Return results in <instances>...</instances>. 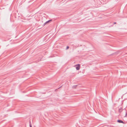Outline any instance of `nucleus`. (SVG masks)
Listing matches in <instances>:
<instances>
[{
  "label": "nucleus",
  "mask_w": 127,
  "mask_h": 127,
  "mask_svg": "<svg viewBox=\"0 0 127 127\" xmlns=\"http://www.w3.org/2000/svg\"><path fill=\"white\" fill-rule=\"evenodd\" d=\"M77 86V85H74L72 87L73 88H76V87Z\"/></svg>",
  "instance_id": "5"
},
{
  "label": "nucleus",
  "mask_w": 127,
  "mask_h": 127,
  "mask_svg": "<svg viewBox=\"0 0 127 127\" xmlns=\"http://www.w3.org/2000/svg\"><path fill=\"white\" fill-rule=\"evenodd\" d=\"M52 21V20H49L47 21H46V22H45L43 24V26H44L46 24H47L48 23L50 22L51 21Z\"/></svg>",
  "instance_id": "2"
},
{
  "label": "nucleus",
  "mask_w": 127,
  "mask_h": 127,
  "mask_svg": "<svg viewBox=\"0 0 127 127\" xmlns=\"http://www.w3.org/2000/svg\"><path fill=\"white\" fill-rule=\"evenodd\" d=\"M117 122L118 123H122L123 124H125V123L124 122L120 120H118L117 121Z\"/></svg>",
  "instance_id": "3"
},
{
  "label": "nucleus",
  "mask_w": 127,
  "mask_h": 127,
  "mask_svg": "<svg viewBox=\"0 0 127 127\" xmlns=\"http://www.w3.org/2000/svg\"><path fill=\"white\" fill-rule=\"evenodd\" d=\"M113 23L114 24H116V22H115L114 23Z\"/></svg>",
  "instance_id": "9"
},
{
  "label": "nucleus",
  "mask_w": 127,
  "mask_h": 127,
  "mask_svg": "<svg viewBox=\"0 0 127 127\" xmlns=\"http://www.w3.org/2000/svg\"><path fill=\"white\" fill-rule=\"evenodd\" d=\"M69 48V46H67V47H66V49H68Z\"/></svg>",
  "instance_id": "8"
},
{
  "label": "nucleus",
  "mask_w": 127,
  "mask_h": 127,
  "mask_svg": "<svg viewBox=\"0 0 127 127\" xmlns=\"http://www.w3.org/2000/svg\"><path fill=\"white\" fill-rule=\"evenodd\" d=\"M29 123H30V127H32V125L31 124V122L30 121Z\"/></svg>",
  "instance_id": "6"
},
{
  "label": "nucleus",
  "mask_w": 127,
  "mask_h": 127,
  "mask_svg": "<svg viewBox=\"0 0 127 127\" xmlns=\"http://www.w3.org/2000/svg\"><path fill=\"white\" fill-rule=\"evenodd\" d=\"M122 112H124L125 113V117L126 116L127 117V112L126 110H124L122 111Z\"/></svg>",
  "instance_id": "4"
},
{
  "label": "nucleus",
  "mask_w": 127,
  "mask_h": 127,
  "mask_svg": "<svg viewBox=\"0 0 127 127\" xmlns=\"http://www.w3.org/2000/svg\"><path fill=\"white\" fill-rule=\"evenodd\" d=\"M76 68L77 70H79L80 69V65L79 64H77Z\"/></svg>",
  "instance_id": "1"
},
{
  "label": "nucleus",
  "mask_w": 127,
  "mask_h": 127,
  "mask_svg": "<svg viewBox=\"0 0 127 127\" xmlns=\"http://www.w3.org/2000/svg\"><path fill=\"white\" fill-rule=\"evenodd\" d=\"M122 109H119V111L120 112L121 111H122Z\"/></svg>",
  "instance_id": "7"
}]
</instances>
